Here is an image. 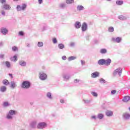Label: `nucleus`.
<instances>
[{"label":"nucleus","mask_w":130,"mask_h":130,"mask_svg":"<svg viewBox=\"0 0 130 130\" xmlns=\"http://www.w3.org/2000/svg\"><path fill=\"white\" fill-rule=\"evenodd\" d=\"M121 74H122V69L118 68L114 71L113 75V76H116V75L118 74L119 77H120V76H121Z\"/></svg>","instance_id":"5"},{"label":"nucleus","mask_w":130,"mask_h":130,"mask_svg":"<svg viewBox=\"0 0 130 130\" xmlns=\"http://www.w3.org/2000/svg\"><path fill=\"white\" fill-rule=\"evenodd\" d=\"M122 117L124 120H128L130 118V114L128 113H124L122 114Z\"/></svg>","instance_id":"10"},{"label":"nucleus","mask_w":130,"mask_h":130,"mask_svg":"<svg viewBox=\"0 0 130 130\" xmlns=\"http://www.w3.org/2000/svg\"><path fill=\"white\" fill-rule=\"evenodd\" d=\"M107 1H108V2H110V1H111V0H107Z\"/></svg>","instance_id":"62"},{"label":"nucleus","mask_w":130,"mask_h":130,"mask_svg":"<svg viewBox=\"0 0 130 130\" xmlns=\"http://www.w3.org/2000/svg\"><path fill=\"white\" fill-rule=\"evenodd\" d=\"M116 4L117 6H121L122 5H123V1L121 0H118L116 2Z\"/></svg>","instance_id":"28"},{"label":"nucleus","mask_w":130,"mask_h":130,"mask_svg":"<svg viewBox=\"0 0 130 130\" xmlns=\"http://www.w3.org/2000/svg\"><path fill=\"white\" fill-rule=\"evenodd\" d=\"M1 32L3 35H7V33L9 32V30H8V29H7V28H6L5 27H2L1 29Z\"/></svg>","instance_id":"12"},{"label":"nucleus","mask_w":130,"mask_h":130,"mask_svg":"<svg viewBox=\"0 0 130 130\" xmlns=\"http://www.w3.org/2000/svg\"><path fill=\"white\" fill-rule=\"evenodd\" d=\"M80 82V80L79 79H75L74 83H79Z\"/></svg>","instance_id":"49"},{"label":"nucleus","mask_w":130,"mask_h":130,"mask_svg":"<svg viewBox=\"0 0 130 130\" xmlns=\"http://www.w3.org/2000/svg\"><path fill=\"white\" fill-rule=\"evenodd\" d=\"M104 117V115L102 113H99L97 115V118L99 119H103Z\"/></svg>","instance_id":"26"},{"label":"nucleus","mask_w":130,"mask_h":130,"mask_svg":"<svg viewBox=\"0 0 130 130\" xmlns=\"http://www.w3.org/2000/svg\"><path fill=\"white\" fill-rule=\"evenodd\" d=\"M100 75V73L99 72L96 71V72L92 73L91 74V78H92V79H95V78H98V77H99Z\"/></svg>","instance_id":"11"},{"label":"nucleus","mask_w":130,"mask_h":130,"mask_svg":"<svg viewBox=\"0 0 130 130\" xmlns=\"http://www.w3.org/2000/svg\"><path fill=\"white\" fill-rule=\"evenodd\" d=\"M62 77L64 81H69V79L71 78V76L68 74H64Z\"/></svg>","instance_id":"17"},{"label":"nucleus","mask_w":130,"mask_h":130,"mask_svg":"<svg viewBox=\"0 0 130 130\" xmlns=\"http://www.w3.org/2000/svg\"><path fill=\"white\" fill-rule=\"evenodd\" d=\"M66 6H67L66 3H61L59 5V7L60 8V9H64L66 8Z\"/></svg>","instance_id":"32"},{"label":"nucleus","mask_w":130,"mask_h":130,"mask_svg":"<svg viewBox=\"0 0 130 130\" xmlns=\"http://www.w3.org/2000/svg\"><path fill=\"white\" fill-rule=\"evenodd\" d=\"M62 59H63V60H67V56H62Z\"/></svg>","instance_id":"51"},{"label":"nucleus","mask_w":130,"mask_h":130,"mask_svg":"<svg viewBox=\"0 0 130 130\" xmlns=\"http://www.w3.org/2000/svg\"><path fill=\"white\" fill-rule=\"evenodd\" d=\"M19 64L21 67H26V66L27 65V62H26V61L24 60H20L19 61Z\"/></svg>","instance_id":"19"},{"label":"nucleus","mask_w":130,"mask_h":130,"mask_svg":"<svg viewBox=\"0 0 130 130\" xmlns=\"http://www.w3.org/2000/svg\"><path fill=\"white\" fill-rule=\"evenodd\" d=\"M9 76L11 77V79H13L14 78V77L13 76V74L10 73L9 74Z\"/></svg>","instance_id":"55"},{"label":"nucleus","mask_w":130,"mask_h":130,"mask_svg":"<svg viewBox=\"0 0 130 130\" xmlns=\"http://www.w3.org/2000/svg\"><path fill=\"white\" fill-rule=\"evenodd\" d=\"M81 22L80 21H76L74 24V27L76 29H80L81 28Z\"/></svg>","instance_id":"13"},{"label":"nucleus","mask_w":130,"mask_h":130,"mask_svg":"<svg viewBox=\"0 0 130 130\" xmlns=\"http://www.w3.org/2000/svg\"><path fill=\"white\" fill-rule=\"evenodd\" d=\"M89 37H90V36H87L86 37V40H89Z\"/></svg>","instance_id":"57"},{"label":"nucleus","mask_w":130,"mask_h":130,"mask_svg":"<svg viewBox=\"0 0 130 130\" xmlns=\"http://www.w3.org/2000/svg\"><path fill=\"white\" fill-rule=\"evenodd\" d=\"M5 63L7 68H8V69H9V68H11V63H10L9 61H6L5 62Z\"/></svg>","instance_id":"39"},{"label":"nucleus","mask_w":130,"mask_h":130,"mask_svg":"<svg viewBox=\"0 0 130 130\" xmlns=\"http://www.w3.org/2000/svg\"><path fill=\"white\" fill-rule=\"evenodd\" d=\"M2 16H6V12H5V11H2Z\"/></svg>","instance_id":"50"},{"label":"nucleus","mask_w":130,"mask_h":130,"mask_svg":"<svg viewBox=\"0 0 130 130\" xmlns=\"http://www.w3.org/2000/svg\"><path fill=\"white\" fill-rule=\"evenodd\" d=\"M106 115L107 116H108L109 117H110L111 116H112L113 115V112L112 111H107L106 112Z\"/></svg>","instance_id":"21"},{"label":"nucleus","mask_w":130,"mask_h":130,"mask_svg":"<svg viewBox=\"0 0 130 130\" xmlns=\"http://www.w3.org/2000/svg\"><path fill=\"white\" fill-rule=\"evenodd\" d=\"M27 8V5L25 4H22V6L17 5L16 7V10L17 12H21V11H25Z\"/></svg>","instance_id":"4"},{"label":"nucleus","mask_w":130,"mask_h":130,"mask_svg":"<svg viewBox=\"0 0 130 130\" xmlns=\"http://www.w3.org/2000/svg\"><path fill=\"white\" fill-rule=\"evenodd\" d=\"M46 96L49 99H52V96L50 92H47Z\"/></svg>","instance_id":"40"},{"label":"nucleus","mask_w":130,"mask_h":130,"mask_svg":"<svg viewBox=\"0 0 130 130\" xmlns=\"http://www.w3.org/2000/svg\"><path fill=\"white\" fill-rule=\"evenodd\" d=\"M111 63V59L110 58H108L106 60L105 59V66H110Z\"/></svg>","instance_id":"15"},{"label":"nucleus","mask_w":130,"mask_h":130,"mask_svg":"<svg viewBox=\"0 0 130 130\" xmlns=\"http://www.w3.org/2000/svg\"><path fill=\"white\" fill-rule=\"evenodd\" d=\"M4 45V43L3 42H0V47H2Z\"/></svg>","instance_id":"58"},{"label":"nucleus","mask_w":130,"mask_h":130,"mask_svg":"<svg viewBox=\"0 0 130 130\" xmlns=\"http://www.w3.org/2000/svg\"><path fill=\"white\" fill-rule=\"evenodd\" d=\"M26 46L29 48L30 47V45L29 44H26Z\"/></svg>","instance_id":"59"},{"label":"nucleus","mask_w":130,"mask_h":130,"mask_svg":"<svg viewBox=\"0 0 130 130\" xmlns=\"http://www.w3.org/2000/svg\"><path fill=\"white\" fill-rule=\"evenodd\" d=\"M16 111L11 110L9 111V113L6 116L7 119H13V115H16Z\"/></svg>","instance_id":"2"},{"label":"nucleus","mask_w":130,"mask_h":130,"mask_svg":"<svg viewBox=\"0 0 130 130\" xmlns=\"http://www.w3.org/2000/svg\"><path fill=\"white\" fill-rule=\"evenodd\" d=\"M0 91L1 92H2V93H5V92H6V91H7V87L3 86H2L0 88Z\"/></svg>","instance_id":"25"},{"label":"nucleus","mask_w":130,"mask_h":130,"mask_svg":"<svg viewBox=\"0 0 130 130\" xmlns=\"http://www.w3.org/2000/svg\"><path fill=\"white\" fill-rule=\"evenodd\" d=\"M5 57V55L4 54H0V58H4V57Z\"/></svg>","instance_id":"54"},{"label":"nucleus","mask_w":130,"mask_h":130,"mask_svg":"<svg viewBox=\"0 0 130 130\" xmlns=\"http://www.w3.org/2000/svg\"><path fill=\"white\" fill-rule=\"evenodd\" d=\"M130 101V97L128 95L124 96L122 99L123 102H127Z\"/></svg>","instance_id":"20"},{"label":"nucleus","mask_w":130,"mask_h":130,"mask_svg":"<svg viewBox=\"0 0 130 130\" xmlns=\"http://www.w3.org/2000/svg\"><path fill=\"white\" fill-rule=\"evenodd\" d=\"M119 20H121L122 21H124L126 20V17L123 15H120L118 17Z\"/></svg>","instance_id":"33"},{"label":"nucleus","mask_w":130,"mask_h":130,"mask_svg":"<svg viewBox=\"0 0 130 130\" xmlns=\"http://www.w3.org/2000/svg\"><path fill=\"white\" fill-rule=\"evenodd\" d=\"M45 127H47V123L45 122H39L37 125V128L39 129H43Z\"/></svg>","instance_id":"3"},{"label":"nucleus","mask_w":130,"mask_h":130,"mask_svg":"<svg viewBox=\"0 0 130 130\" xmlns=\"http://www.w3.org/2000/svg\"><path fill=\"white\" fill-rule=\"evenodd\" d=\"M10 84V87L12 89H15L17 87V83L14 81H11Z\"/></svg>","instance_id":"14"},{"label":"nucleus","mask_w":130,"mask_h":130,"mask_svg":"<svg viewBox=\"0 0 130 130\" xmlns=\"http://www.w3.org/2000/svg\"><path fill=\"white\" fill-rule=\"evenodd\" d=\"M1 4H2L3 5H5L6 3H7L6 0H0Z\"/></svg>","instance_id":"45"},{"label":"nucleus","mask_w":130,"mask_h":130,"mask_svg":"<svg viewBox=\"0 0 130 130\" xmlns=\"http://www.w3.org/2000/svg\"><path fill=\"white\" fill-rule=\"evenodd\" d=\"M12 51H18L19 50V49L18 48V47L17 46H13L12 47Z\"/></svg>","instance_id":"38"},{"label":"nucleus","mask_w":130,"mask_h":130,"mask_svg":"<svg viewBox=\"0 0 130 130\" xmlns=\"http://www.w3.org/2000/svg\"><path fill=\"white\" fill-rule=\"evenodd\" d=\"M75 59H77V57L72 56L68 58L69 61H72V60H75Z\"/></svg>","instance_id":"30"},{"label":"nucleus","mask_w":130,"mask_h":130,"mask_svg":"<svg viewBox=\"0 0 130 130\" xmlns=\"http://www.w3.org/2000/svg\"><path fill=\"white\" fill-rule=\"evenodd\" d=\"M91 95H92V96H93V97H98V94L95 91L91 92Z\"/></svg>","instance_id":"42"},{"label":"nucleus","mask_w":130,"mask_h":130,"mask_svg":"<svg viewBox=\"0 0 130 130\" xmlns=\"http://www.w3.org/2000/svg\"><path fill=\"white\" fill-rule=\"evenodd\" d=\"M91 119H94V120H96L97 117H96L95 115H93L91 116Z\"/></svg>","instance_id":"47"},{"label":"nucleus","mask_w":130,"mask_h":130,"mask_svg":"<svg viewBox=\"0 0 130 130\" xmlns=\"http://www.w3.org/2000/svg\"><path fill=\"white\" fill-rule=\"evenodd\" d=\"M52 116H53V117H54V116H55V115L52 114Z\"/></svg>","instance_id":"61"},{"label":"nucleus","mask_w":130,"mask_h":130,"mask_svg":"<svg viewBox=\"0 0 130 130\" xmlns=\"http://www.w3.org/2000/svg\"><path fill=\"white\" fill-rule=\"evenodd\" d=\"M108 31L109 32H114V28L112 26H110L108 28Z\"/></svg>","instance_id":"35"},{"label":"nucleus","mask_w":130,"mask_h":130,"mask_svg":"<svg viewBox=\"0 0 130 130\" xmlns=\"http://www.w3.org/2000/svg\"><path fill=\"white\" fill-rule=\"evenodd\" d=\"M52 42L54 44H56L57 43V40L55 38H54L52 39Z\"/></svg>","instance_id":"43"},{"label":"nucleus","mask_w":130,"mask_h":130,"mask_svg":"<svg viewBox=\"0 0 130 130\" xmlns=\"http://www.w3.org/2000/svg\"><path fill=\"white\" fill-rule=\"evenodd\" d=\"M77 11H83L84 10V6L79 5L77 6Z\"/></svg>","instance_id":"27"},{"label":"nucleus","mask_w":130,"mask_h":130,"mask_svg":"<svg viewBox=\"0 0 130 130\" xmlns=\"http://www.w3.org/2000/svg\"><path fill=\"white\" fill-rule=\"evenodd\" d=\"M47 78V75L46 74L43 73V72H41L39 73V78L41 81H45V80H46Z\"/></svg>","instance_id":"6"},{"label":"nucleus","mask_w":130,"mask_h":130,"mask_svg":"<svg viewBox=\"0 0 130 130\" xmlns=\"http://www.w3.org/2000/svg\"><path fill=\"white\" fill-rule=\"evenodd\" d=\"M74 2L75 1L74 0H66V4H74Z\"/></svg>","instance_id":"37"},{"label":"nucleus","mask_w":130,"mask_h":130,"mask_svg":"<svg viewBox=\"0 0 130 130\" xmlns=\"http://www.w3.org/2000/svg\"><path fill=\"white\" fill-rule=\"evenodd\" d=\"M37 122L36 121H33L30 123V125L32 128H35L36 127V124Z\"/></svg>","instance_id":"23"},{"label":"nucleus","mask_w":130,"mask_h":130,"mask_svg":"<svg viewBox=\"0 0 130 130\" xmlns=\"http://www.w3.org/2000/svg\"><path fill=\"white\" fill-rule=\"evenodd\" d=\"M100 53L101 54H106V53H107V49H106V48L101 49Z\"/></svg>","instance_id":"22"},{"label":"nucleus","mask_w":130,"mask_h":130,"mask_svg":"<svg viewBox=\"0 0 130 130\" xmlns=\"http://www.w3.org/2000/svg\"><path fill=\"white\" fill-rule=\"evenodd\" d=\"M58 47L59 49H64V45L62 43H60L58 44Z\"/></svg>","instance_id":"29"},{"label":"nucleus","mask_w":130,"mask_h":130,"mask_svg":"<svg viewBox=\"0 0 130 130\" xmlns=\"http://www.w3.org/2000/svg\"><path fill=\"white\" fill-rule=\"evenodd\" d=\"M81 63L82 66H84V64H85V61L81 60Z\"/></svg>","instance_id":"52"},{"label":"nucleus","mask_w":130,"mask_h":130,"mask_svg":"<svg viewBox=\"0 0 130 130\" xmlns=\"http://www.w3.org/2000/svg\"><path fill=\"white\" fill-rule=\"evenodd\" d=\"M105 59H101L98 61V64L99 66H103L105 64Z\"/></svg>","instance_id":"18"},{"label":"nucleus","mask_w":130,"mask_h":130,"mask_svg":"<svg viewBox=\"0 0 130 130\" xmlns=\"http://www.w3.org/2000/svg\"><path fill=\"white\" fill-rule=\"evenodd\" d=\"M3 106H4V107H8L10 106V103H9V102H5L3 103Z\"/></svg>","instance_id":"36"},{"label":"nucleus","mask_w":130,"mask_h":130,"mask_svg":"<svg viewBox=\"0 0 130 130\" xmlns=\"http://www.w3.org/2000/svg\"><path fill=\"white\" fill-rule=\"evenodd\" d=\"M30 105L32 106V105H33L34 103L31 102V103H30Z\"/></svg>","instance_id":"60"},{"label":"nucleus","mask_w":130,"mask_h":130,"mask_svg":"<svg viewBox=\"0 0 130 130\" xmlns=\"http://www.w3.org/2000/svg\"><path fill=\"white\" fill-rule=\"evenodd\" d=\"M43 2V0H38L39 4L40 5H41V4H42Z\"/></svg>","instance_id":"53"},{"label":"nucleus","mask_w":130,"mask_h":130,"mask_svg":"<svg viewBox=\"0 0 130 130\" xmlns=\"http://www.w3.org/2000/svg\"><path fill=\"white\" fill-rule=\"evenodd\" d=\"M1 8L3 10H6V11H10L11 10V6L7 4H4L1 6Z\"/></svg>","instance_id":"9"},{"label":"nucleus","mask_w":130,"mask_h":130,"mask_svg":"<svg viewBox=\"0 0 130 130\" xmlns=\"http://www.w3.org/2000/svg\"><path fill=\"white\" fill-rule=\"evenodd\" d=\"M10 60L11 61H17L18 60V57L16 55H14L10 58Z\"/></svg>","instance_id":"24"},{"label":"nucleus","mask_w":130,"mask_h":130,"mask_svg":"<svg viewBox=\"0 0 130 130\" xmlns=\"http://www.w3.org/2000/svg\"><path fill=\"white\" fill-rule=\"evenodd\" d=\"M18 34H19V35L20 36H24V31H20L19 32Z\"/></svg>","instance_id":"44"},{"label":"nucleus","mask_w":130,"mask_h":130,"mask_svg":"<svg viewBox=\"0 0 130 130\" xmlns=\"http://www.w3.org/2000/svg\"><path fill=\"white\" fill-rule=\"evenodd\" d=\"M82 101L84 104L88 105L92 102V99H83Z\"/></svg>","instance_id":"16"},{"label":"nucleus","mask_w":130,"mask_h":130,"mask_svg":"<svg viewBox=\"0 0 130 130\" xmlns=\"http://www.w3.org/2000/svg\"><path fill=\"white\" fill-rule=\"evenodd\" d=\"M88 29V24L86 22H83L81 25V30L82 32H85Z\"/></svg>","instance_id":"8"},{"label":"nucleus","mask_w":130,"mask_h":130,"mask_svg":"<svg viewBox=\"0 0 130 130\" xmlns=\"http://www.w3.org/2000/svg\"><path fill=\"white\" fill-rule=\"evenodd\" d=\"M60 103L63 104L64 103V100H63V99H61L60 100Z\"/></svg>","instance_id":"56"},{"label":"nucleus","mask_w":130,"mask_h":130,"mask_svg":"<svg viewBox=\"0 0 130 130\" xmlns=\"http://www.w3.org/2000/svg\"><path fill=\"white\" fill-rule=\"evenodd\" d=\"M3 83L4 85H5L6 86H8V85H10V82H9V80L7 79H5L3 81Z\"/></svg>","instance_id":"31"},{"label":"nucleus","mask_w":130,"mask_h":130,"mask_svg":"<svg viewBox=\"0 0 130 130\" xmlns=\"http://www.w3.org/2000/svg\"><path fill=\"white\" fill-rule=\"evenodd\" d=\"M21 87L23 89H29L31 87V83L28 81H24L22 82Z\"/></svg>","instance_id":"1"},{"label":"nucleus","mask_w":130,"mask_h":130,"mask_svg":"<svg viewBox=\"0 0 130 130\" xmlns=\"http://www.w3.org/2000/svg\"><path fill=\"white\" fill-rule=\"evenodd\" d=\"M37 46L38 47H43V42H39L38 43Z\"/></svg>","instance_id":"41"},{"label":"nucleus","mask_w":130,"mask_h":130,"mask_svg":"<svg viewBox=\"0 0 130 130\" xmlns=\"http://www.w3.org/2000/svg\"><path fill=\"white\" fill-rule=\"evenodd\" d=\"M122 39L119 37H117V38H112V41L113 42H116V43H120Z\"/></svg>","instance_id":"7"},{"label":"nucleus","mask_w":130,"mask_h":130,"mask_svg":"<svg viewBox=\"0 0 130 130\" xmlns=\"http://www.w3.org/2000/svg\"><path fill=\"white\" fill-rule=\"evenodd\" d=\"M99 82L101 84H105L106 83V81L103 78H100L99 80Z\"/></svg>","instance_id":"34"},{"label":"nucleus","mask_w":130,"mask_h":130,"mask_svg":"<svg viewBox=\"0 0 130 130\" xmlns=\"http://www.w3.org/2000/svg\"><path fill=\"white\" fill-rule=\"evenodd\" d=\"M75 44L74 42H72L70 44V46H71V47H74V46H75Z\"/></svg>","instance_id":"48"},{"label":"nucleus","mask_w":130,"mask_h":130,"mask_svg":"<svg viewBox=\"0 0 130 130\" xmlns=\"http://www.w3.org/2000/svg\"><path fill=\"white\" fill-rule=\"evenodd\" d=\"M115 93H116V90H115V89H114L111 91V94L112 95H114V94H115Z\"/></svg>","instance_id":"46"}]
</instances>
